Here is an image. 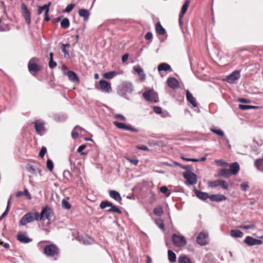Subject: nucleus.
I'll list each match as a JSON object with an SVG mask.
<instances>
[{
	"label": "nucleus",
	"mask_w": 263,
	"mask_h": 263,
	"mask_svg": "<svg viewBox=\"0 0 263 263\" xmlns=\"http://www.w3.org/2000/svg\"><path fill=\"white\" fill-rule=\"evenodd\" d=\"M39 214L37 212H29L23 216L20 221V225L25 226L28 223H30L34 220H39Z\"/></svg>",
	"instance_id": "f257e3e1"
},
{
	"label": "nucleus",
	"mask_w": 263,
	"mask_h": 263,
	"mask_svg": "<svg viewBox=\"0 0 263 263\" xmlns=\"http://www.w3.org/2000/svg\"><path fill=\"white\" fill-rule=\"evenodd\" d=\"M44 253L48 256L53 257L58 255L59 249L53 244L47 245L44 248Z\"/></svg>",
	"instance_id": "f03ea898"
},
{
	"label": "nucleus",
	"mask_w": 263,
	"mask_h": 263,
	"mask_svg": "<svg viewBox=\"0 0 263 263\" xmlns=\"http://www.w3.org/2000/svg\"><path fill=\"white\" fill-rule=\"evenodd\" d=\"M184 178L186 179V184L194 185L197 183V176L193 173L187 171L185 172L183 174Z\"/></svg>",
	"instance_id": "7ed1b4c3"
},
{
	"label": "nucleus",
	"mask_w": 263,
	"mask_h": 263,
	"mask_svg": "<svg viewBox=\"0 0 263 263\" xmlns=\"http://www.w3.org/2000/svg\"><path fill=\"white\" fill-rule=\"evenodd\" d=\"M173 243L177 247H181L185 246L186 241L184 236L174 234L172 236Z\"/></svg>",
	"instance_id": "20e7f679"
},
{
	"label": "nucleus",
	"mask_w": 263,
	"mask_h": 263,
	"mask_svg": "<svg viewBox=\"0 0 263 263\" xmlns=\"http://www.w3.org/2000/svg\"><path fill=\"white\" fill-rule=\"evenodd\" d=\"M240 78V72L238 70L234 71L227 76L225 80L230 84L235 83Z\"/></svg>",
	"instance_id": "39448f33"
},
{
	"label": "nucleus",
	"mask_w": 263,
	"mask_h": 263,
	"mask_svg": "<svg viewBox=\"0 0 263 263\" xmlns=\"http://www.w3.org/2000/svg\"><path fill=\"white\" fill-rule=\"evenodd\" d=\"M52 217V210L51 209L46 206L43 208L41 212L40 215H39V220L47 219L50 220Z\"/></svg>",
	"instance_id": "423d86ee"
},
{
	"label": "nucleus",
	"mask_w": 263,
	"mask_h": 263,
	"mask_svg": "<svg viewBox=\"0 0 263 263\" xmlns=\"http://www.w3.org/2000/svg\"><path fill=\"white\" fill-rule=\"evenodd\" d=\"M133 90V85L130 82H124L122 84V89L119 93L122 96H125L127 93H132Z\"/></svg>",
	"instance_id": "0eeeda50"
},
{
	"label": "nucleus",
	"mask_w": 263,
	"mask_h": 263,
	"mask_svg": "<svg viewBox=\"0 0 263 263\" xmlns=\"http://www.w3.org/2000/svg\"><path fill=\"white\" fill-rule=\"evenodd\" d=\"M208 234L203 231L199 233L197 237V242L200 246H205L208 244Z\"/></svg>",
	"instance_id": "6e6552de"
},
{
	"label": "nucleus",
	"mask_w": 263,
	"mask_h": 263,
	"mask_svg": "<svg viewBox=\"0 0 263 263\" xmlns=\"http://www.w3.org/2000/svg\"><path fill=\"white\" fill-rule=\"evenodd\" d=\"M38 59L32 58L28 63V69L30 72L36 73L40 70L39 65L35 63V61H38Z\"/></svg>",
	"instance_id": "1a4fd4ad"
},
{
	"label": "nucleus",
	"mask_w": 263,
	"mask_h": 263,
	"mask_svg": "<svg viewBox=\"0 0 263 263\" xmlns=\"http://www.w3.org/2000/svg\"><path fill=\"white\" fill-rule=\"evenodd\" d=\"M99 85L100 90L104 92L109 93L111 89L110 84L105 80H100L99 81Z\"/></svg>",
	"instance_id": "9d476101"
},
{
	"label": "nucleus",
	"mask_w": 263,
	"mask_h": 263,
	"mask_svg": "<svg viewBox=\"0 0 263 263\" xmlns=\"http://www.w3.org/2000/svg\"><path fill=\"white\" fill-rule=\"evenodd\" d=\"M113 123L114 125H115L118 128L125 130H129L135 133L138 132V130L137 129L134 128L130 126L126 125L124 123L118 122L117 121H114Z\"/></svg>",
	"instance_id": "9b49d317"
},
{
	"label": "nucleus",
	"mask_w": 263,
	"mask_h": 263,
	"mask_svg": "<svg viewBox=\"0 0 263 263\" xmlns=\"http://www.w3.org/2000/svg\"><path fill=\"white\" fill-rule=\"evenodd\" d=\"M35 128L37 133L40 135H42L45 132L44 124L40 120H36L34 122Z\"/></svg>",
	"instance_id": "f8f14e48"
},
{
	"label": "nucleus",
	"mask_w": 263,
	"mask_h": 263,
	"mask_svg": "<svg viewBox=\"0 0 263 263\" xmlns=\"http://www.w3.org/2000/svg\"><path fill=\"white\" fill-rule=\"evenodd\" d=\"M245 242L249 246L260 245L262 242V241L254 238L251 236H247L245 239Z\"/></svg>",
	"instance_id": "ddd939ff"
},
{
	"label": "nucleus",
	"mask_w": 263,
	"mask_h": 263,
	"mask_svg": "<svg viewBox=\"0 0 263 263\" xmlns=\"http://www.w3.org/2000/svg\"><path fill=\"white\" fill-rule=\"evenodd\" d=\"M156 93L153 90L146 91L143 93L144 99L149 101L156 102Z\"/></svg>",
	"instance_id": "4468645a"
},
{
	"label": "nucleus",
	"mask_w": 263,
	"mask_h": 263,
	"mask_svg": "<svg viewBox=\"0 0 263 263\" xmlns=\"http://www.w3.org/2000/svg\"><path fill=\"white\" fill-rule=\"evenodd\" d=\"M133 69L139 75L140 80L144 81L145 80L146 76L142 68L139 65H136L134 66Z\"/></svg>",
	"instance_id": "2eb2a0df"
},
{
	"label": "nucleus",
	"mask_w": 263,
	"mask_h": 263,
	"mask_svg": "<svg viewBox=\"0 0 263 263\" xmlns=\"http://www.w3.org/2000/svg\"><path fill=\"white\" fill-rule=\"evenodd\" d=\"M109 196L118 201L119 203H121L122 201V197L119 192L116 191L111 190L109 192Z\"/></svg>",
	"instance_id": "dca6fc26"
},
{
	"label": "nucleus",
	"mask_w": 263,
	"mask_h": 263,
	"mask_svg": "<svg viewBox=\"0 0 263 263\" xmlns=\"http://www.w3.org/2000/svg\"><path fill=\"white\" fill-rule=\"evenodd\" d=\"M190 1L189 0H186L185 1V3L184 4V5L182 6V8H181V12L179 14V23L180 24H181L182 23V18L183 16V15L186 13V10L188 8V7L189 6V4H190Z\"/></svg>",
	"instance_id": "f3484780"
},
{
	"label": "nucleus",
	"mask_w": 263,
	"mask_h": 263,
	"mask_svg": "<svg viewBox=\"0 0 263 263\" xmlns=\"http://www.w3.org/2000/svg\"><path fill=\"white\" fill-rule=\"evenodd\" d=\"M69 80L73 82H79V79L77 74L72 71H67L66 74Z\"/></svg>",
	"instance_id": "a211bd4d"
},
{
	"label": "nucleus",
	"mask_w": 263,
	"mask_h": 263,
	"mask_svg": "<svg viewBox=\"0 0 263 263\" xmlns=\"http://www.w3.org/2000/svg\"><path fill=\"white\" fill-rule=\"evenodd\" d=\"M17 240L23 243H29L31 241V239L28 237L26 235L22 233H19L17 235Z\"/></svg>",
	"instance_id": "6ab92c4d"
},
{
	"label": "nucleus",
	"mask_w": 263,
	"mask_h": 263,
	"mask_svg": "<svg viewBox=\"0 0 263 263\" xmlns=\"http://www.w3.org/2000/svg\"><path fill=\"white\" fill-rule=\"evenodd\" d=\"M230 172L231 175H236L239 171V165L237 162H234L230 165Z\"/></svg>",
	"instance_id": "aec40b11"
},
{
	"label": "nucleus",
	"mask_w": 263,
	"mask_h": 263,
	"mask_svg": "<svg viewBox=\"0 0 263 263\" xmlns=\"http://www.w3.org/2000/svg\"><path fill=\"white\" fill-rule=\"evenodd\" d=\"M167 83L168 86L172 88H175L179 86V82L174 78H169L167 79Z\"/></svg>",
	"instance_id": "412c9836"
},
{
	"label": "nucleus",
	"mask_w": 263,
	"mask_h": 263,
	"mask_svg": "<svg viewBox=\"0 0 263 263\" xmlns=\"http://www.w3.org/2000/svg\"><path fill=\"white\" fill-rule=\"evenodd\" d=\"M158 70L159 72L162 71H171L172 69L170 65L165 63H162L158 66Z\"/></svg>",
	"instance_id": "4be33fe9"
},
{
	"label": "nucleus",
	"mask_w": 263,
	"mask_h": 263,
	"mask_svg": "<svg viewBox=\"0 0 263 263\" xmlns=\"http://www.w3.org/2000/svg\"><path fill=\"white\" fill-rule=\"evenodd\" d=\"M246 224H241L238 226V228L245 230L254 229L256 228L254 222L251 221L246 222Z\"/></svg>",
	"instance_id": "5701e85b"
},
{
	"label": "nucleus",
	"mask_w": 263,
	"mask_h": 263,
	"mask_svg": "<svg viewBox=\"0 0 263 263\" xmlns=\"http://www.w3.org/2000/svg\"><path fill=\"white\" fill-rule=\"evenodd\" d=\"M77 239L80 242L84 245L91 244L93 242V239L88 237H83L82 236H78Z\"/></svg>",
	"instance_id": "b1692460"
},
{
	"label": "nucleus",
	"mask_w": 263,
	"mask_h": 263,
	"mask_svg": "<svg viewBox=\"0 0 263 263\" xmlns=\"http://www.w3.org/2000/svg\"><path fill=\"white\" fill-rule=\"evenodd\" d=\"M209 199L213 201H221L225 200L226 199V197L222 195L217 194L210 195Z\"/></svg>",
	"instance_id": "393cba45"
},
{
	"label": "nucleus",
	"mask_w": 263,
	"mask_h": 263,
	"mask_svg": "<svg viewBox=\"0 0 263 263\" xmlns=\"http://www.w3.org/2000/svg\"><path fill=\"white\" fill-rule=\"evenodd\" d=\"M194 192L198 198L202 200H206L209 198L210 196L208 193L195 190Z\"/></svg>",
	"instance_id": "a878e982"
},
{
	"label": "nucleus",
	"mask_w": 263,
	"mask_h": 263,
	"mask_svg": "<svg viewBox=\"0 0 263 263\" xmlns=\"http://www.w3.org/2000/svg\"><path fill=\"white\" fill-rule=\"evenodd\" d=\"M186 99L187 100L194 106L196 107L197 106L196 99L193 96L192 94L187 90L186 91Z\"/></svg>",
	"instance_id": "bb28decb"
},
{
	"label": "nucleus",
	"mask_w": 263,
	"mask_h": 263,
	"mask_svg": "<svg viewBox=\"0 0 263 263\" xmlns=\"http://www.w3.org/2000/svg\"><path fill=\"white\" fill-rule=\"evenodd\" d=\"M79 14L80 16L83 17L85 21H87L89 16V12L86 9H81L79 11Z\"/></svg>",
	"instance_id": "cd10ccee"
},
{
	"label": "nucleus",
	"mask_w": 263,
	"mask_h": 263,
	"mask_svg": "<svg viewBox=\"0 0 263 263\" xmlns=\"http://www.w3.org/2000/svg\"><path fill=\"white\" fill-rule=\"evenodd\" d=\"M231 236L234 238H241L243 236V233L238 230H232L230 232Z\"/></svg>",
	"instance_id": "c85d7f7f"
},
{
	"label": "nucleus",
	"mask_w": 263,
	"mask_h": 263,
	"mask_svg": "<svg viewBox=\"0 0 263 263\" xmlns=\"http://www.w3.org/2000/svg\"><path fill=\"white\" fill-rule=\"evenodd\" d=\"M231 175L230 170L226 168H222L219 170L218 175L225 177H229Z\"/></svg>",
	"instance_id": "c756f323"
},
{
	"label": "nucleus",
	"mask_w": 263,
	"mask_h": 263,
	"mask_svg": "<svg viewBox=\"0 0 263 263\" xmlns=\"http://www.w3.org/2000/svg\"><path fill=\"white\" fill-rule=\"evenodd\" d=\"M178 263H193L191 259L185 255H181L178 258Z\"/></svg>",
	"instance_id": "7c9ffc66"
},
{
	"label": "nucleus",
	"mask_w": 263,
	"mask_h": 263,
	"mask_svg": "<svg viewBox=\"0 0 263 263\" xmlns=\"http://www.w3.org/2000/svg\"><path fill=\"white\" fill-rule=\"evenodd\" d=\"M157 32L160 35H164L165 33V29L159 23H157L156 25Z\"/></svg>",
	"instance_id": "2f4dec72"
},
{
	"label": "nucleus",
	"mask_w": 263,
	"mask_h": 263,
	"mask_svg": "<svg viewBox=\"0 0 263 263\" xmlns=\"http://www.w3.org/2000/svg\"><path fill=\"white\" fill-rule=\"evenodd\" d=\"M168 260L172 262H175L176 260V255L171 250H168Z\"/></svg>",
	"instance_id": "473e14b6"
},
{
	"label": "nucleus",
	"mask_w": 263,
	"mask_h": 263,
	"mask_svg": "<svg viewBox=\"0 0 263 263\" xmlns=\"http://www.w3.org/2000/svg\"><path fill=\"white\" fill-rule=\"evenodd\" d=\"M23 16L25 20L26 23L29 25L31 22L30 14L29 11L22 12Z\"/></svg>",
	"instance_id": "72a5a7b5"
},
{
	"label": "nucleus",
	"mask_w": 263,
	"mask_h": 263,
	"mask_svg": "<svg viewBox=\"0 0 263 263\" xmlns=\"http://www.w3.org/2000/svg\"><path fill=\"white\" fill-rule=\"evenodd\" d=\"M154 214L158 216H161L163 213V211L161 206H157L154 209Z\"/></svg>",
	"instance_id": "f704fd0d"
},
{
	"label": "nucleus",
	"mask_w": 263,
	"mask_h": 263,
	"mask_svg": "<svg viewBox=\"0 0 263 263\" xmlns=\"http://www.w3.org/2000/svg\"><path fill=\"white\" fill-rule=\"evenodd\" d=\"M117 74V72L116 71H112L108 72L105 73L103 74L104 78L110 79H112Z\"/></svg>",
	"instance_id": "c9c22d12"
},
{
	"label": "nucleus",
	"mask_w": 263,
	"mask_h": 263,
	"mask_svg": "<svg viewBox=\"0 0 263 263\" xmlns=\"http://www.w3.org/2000/svg\"><path fill=\"white\" fill-rule=\"evenodd\" d=\"M78 129L81 130L79 128V126H76L72 130L71 132V137L73 139H76L80 136L79 133L77 132Z\"/></svg>",
	"instance_id": "e433bc0d"
},
{
	"label": "nucleus",
	"mask_w": 263,
	"mask_h": 263,
	"mask_svg": "<svg viewBox=\"0 0 263 263\" xmlns=\"http://www.w3.org/2000/svg\"><path fill=\"white\" fill-rule=\"evenodd\" d=\"M220 180H216L214 181H210L208 182V185L209 186L211 187H214L218 186H220Z\"/></svg>",
	"instance_id": "4c0bfd02"
},
{
	"label": "nucleus",
	"mask_w": 263,
	"mask_h": 263,
	"mask_svg": "<svg viewBox=\"0 0 263 263\" xmlns=\"http://www.w3.org/2000/svg\"><path fill=\"white\" fill-rule=\"evenodd\" d=\"M61 26L63 28H67L69 26V21L67 18H64L61 22Z\"/></svg>",
	"instance_id": "58836bf2"
},
{
	"label": "nucleus",
	"mask_w": 263,
	"mask_h": 263,
	"mask_svg": "<svg viewBox=\"0 0 263 263\" xmlns=\"http://www.w3.org/2000/svg\"><path fill=\"white\" fill-rule=\"evenodd\" d=\"M110 208L108 210V212H115L118 214H121V211L118 209L116 206L114 205L111 204V205L110 206Z\"/></svg>",
	"instance_id": "ea45409f"
},
{
	"label": "nucleus",
	"mask_w": 263,
	"mask_h": 263,
	"mask_svg": "<svg viewBox=\"0 0 263 263\" xmlns=\"http://www.w3.org/2000/svg\"><path fill=\"white\" fill-rule=\"evenodd\" d=\"M112 203L108 201H102L100 203V207L102 209H104L106 207H110Z\"/></svg>",
	"instance_id": "a19ab883"
},
{
	"label": "nucleus",
	"mask_w": 263,
	"mask_h": 263,
	"mask_svg": "<svg viewBox=\"0 0 263 263\" xmlns=\"http://www.w3.org/2000/svg\"><path fill=\"white\" fill-rule=\"evenodd\" d=\"M62 206L63 208L65 209H69L71 208V204L65 199H63L62 201Z\"/></svg>",
	"instance_id": "79ce46f5"
},
{
	"label": "nucleus",
	"mask_w": 263,
	"mask_h": 263,
	"mask_svg": "<svg viewBox=\"0 0 263 263\" xmlns=\"http://www.w3.org/2000/svg\"><path fill=\"white\" fill-rule=\"evenodd\" d=\"M10 203V198L9 199V200L8 201L7 206L6 210L5 212H4L3 213V214H2V215L0 217V220H1L4 217H5L7 215L8 211L9 210Z\"/></svg>",
	"instance_id": "37998d69"
},
{
	"label": "nucleus",
	"mask_w": 263,
	"mask_h": 263,
	"mask_svg": "<svg viewBox=\"0 0 263 263\" xmlns=\"http://www.w3.org/2000/svg\"><path fill=\"white\" fill-rule=\"evenodd\" d=\"M160 191L161 193L166 194L167 197L169 196L171 194V193L168 192V189L165 186L161 187Z\"/></svg>",
	"instance_id": "c03bdc74"
},
{
	"label": "nucleus",
	"mask_w": 263,
	"mask_h": 263,
	"mask_svg": "<svg viewBox=\"0 0 263 263\" xmlns=\"http://www.w3.org/2000/svg\"><path fill=\"white\" fill-rule=\"evenodd\" d=\"M47 167L50 171H52L53 168V163L50 159H48L47 161Z\"/></svg>",
	"instance_id": "a18cd8bd"
},
{
	"label": "nucleus",
	"mask_w": 263,
	"mask_h": 263,
	"mask_svg": "<svg viewBox=\"0 0 263 263\" xmlns=\"http://www.w3.org/2000/svg\"><path fill=\"white\" fill-rule=\"evenodd\" d=\"M74 7V4H70L69 5H67V6L66 7L65 10H64V12H66V13H69L70 12H71L72 11V10L73 9Z\"/></svg>",
	"instance_id": "49530a36"
},
{
	"label": "nucleus",
	"mask_w": 263,
	"mask_h": 263,
	"mask_svg": "<svg viewBox=\"0 0 263 263\" xmlns=\"http://www.w3.org/2000/svg\"><path fill=\"white\" fill-rule=\"evenodd\" d=\"M215 163L220 166H229V163L224 161L223 160H216Z\"/></svg>",
	"instance_id": "de8ad7c7"
},
{
	"label": "nucleus",
	"mask_w": 263,
	"mask_h": 263,
	"mask_svg": "<svg viewBox=\"0 0 263 263\" xmlns=\"http://www.w3.org/2000/svg\"><path fill=\"white\" fill-rule=\"evenodd\" d=\"M156 224L161 229L163 230L164 228V226L162 220L161 219H156L155 220Z\"/></svg>",
	"instance_id": "09e8293b"
},
{
	"label": "nucleus",
	"mask_w": 263,
	"mask_h": 263,
	"mask_svg": "<svg viewBox=\"0 0 263 263\" xmlns=\"http://www.w3.org/2000/svg\"><path fill=\"white\" fill-rule=\"evenodd\" d=\"M126 159L132 164L135 165H137L139 162V160L137 158L130 159L129 158H126Z\"/></svg>",
	"instance_id": "8fccbe9b"
},
{
	"label": "nucleus",
	"mask_w": 263,
	"mask_h": 263,
	"mask_svg": "<svg viewBox=\"0 0 263 263\" xmlns=\"http://www.w3.org/2000/svg\"><path fill=\"white\" fill-rule=\"evenodd\" d=\"M211 130L213 133H215V134H217V135H218L219 136H222V137H223L224 136L223 132L222 130H217V129L212 128L211 129Z\"/></svg>",
	"instance_id": "3c124183"
},
{
	"label": "nucleus",
	"mask_w": 263,
	"mask_h": 263,
	"mask_svg": "<svg viewBox=\"0 0 263 263\" xmlns=\"http://www.w3.org/2000/svg\"><path fill=\"white\" fill-rule=\"evenodd\" d=\"M69 46V44H63L62 45V51L64 53L65 57L69 55V53H68V51L66 50V48H65L66 47H68Z\"/></svg>",
	"instance_id": "603ef678"
},
{
	"label": "nucleus",
	"mask_w": 263,
	"mask_h": 263,
	"mask_svg": "<svg viewBox=\"0 0 263 263\" xmlns=\"http://www.w3.org/2000/svg\"><path fill=\"white\" fill-rule=\"evenodd\" d=\"M47 152V149H46V148L44 146H43L40 152V153H39V156L41 157V158H43L44 156H45L46 153Z\"/></svg>",
	"instance_id": "864d4df0"
},
{
	"label": "nucleus",
	"mask_w": 263,
	"mask_h": 263,
	"mask_svg": "<svg viewBox=\"0 0 263 263\" xmlns=\"http://www.w3.org/2000/svg\"><path fill=\"white\" fill-rule=\"evenodd\" d=\"M220 186H221L223 189L226 190H227L229 187L228 183L224 180H220Z\"/></svg>",
	"instance_id": "5fc2aeb1"
},
{
	"label": "nucleus",
	"mask_w": 263,
	"mask_h": 263,
	"mask_svg": "<svg viewBox=\"0 0 263 263\" xmlns=\"http://www.w3.org/2000/svg\"><path fill=\"white\" fill-rule=\"evenodd\" d=\"M115 118L119 119L120 120L125 121L126 120V118L121 114H116L114 116Z\"/></svg>",
	"instance_id": "6e6d98bb"
},
{
	"label": "nucleus",
	"mask_w": 263,
	"mask_h": 263,
	"mask_svg": "<svg viewBox=\"0 0 263 263\" xmlns=\"http://www.w3.org/2000/svg\"><path fill=\"white\" fill-rule=\"evenodd\" d=\"M240 187L242 190L245 191L247 190L249 187L248 183L247 182H244L240 185Z\"/></svg>",
	"instance_id": "4d7b16f0"
},
{
	"label": "nucleus",
	"mask_w": 263,
	"mask_h": 263,
	"mask_svg": "<svg viewBox=\"0 0 263 263\" xmlns=\"http://www.w3.org/2000/svg\"><path fill=\"white\" fill-rule=\"evenodd\" d=\"M23 195H25L28 199H31V196L30 194L29 193L28 190L25 188L24 190V192H23Z\"/></svg>",
	"instance_id": "13d9d810"
},
{
	"label": "nucleus",
	"mask_w": 263,
	"mask_h": 263,
	"mask_svg": "<svg viewBox=\"0 0 263 263\" xmlns=\"http://www.w3.org/2000/svg\"><path fill=\"white\" fill-rule=\"evenodd\" d=\"M57 66V63L53 61V60H50L49 62V66L50 68H53Z\"/></svg>",
	"instance_id": "bf43d9fd"
},
{
	"label": "nucleus",
	"mask_w": 263,
	"mask_h": 263,
	"mask_svg": "<svg viewBox=\"0 0 263 263\" xmlns=\"http://www.w3.org/2000/svg\"><path fill=\"white\" fill-rule=\"evenodd\" d=\"M137 148L139 149L144 151H149L148 148L146 145H138L137 146Z\"/></svg>",
	"instance_id": "052dcab7"
},
{
	"label": "nucleus",
	"mask_w": 263,
	"mask_h": 263,
	"mask_svg": "<svg viewBox=\"0 0 263 263\" xmlns=\"http://www.w3.org/2000/svg\"><path fill=\"white\" fill-rule=\"evenodd\" d=\"M153 109L155 112H156L157 114H160L162 112L161 107L158 106H154Z\"/></svg>",
	"instance_id": "680f3d73"
},
{
	"label": "nucleus",
	"mask_w": 263,
	"mask_h": 263,
	"mask_svg": "<svg viewBox=\"0 0 263 263\" xmlns=\"http://www.w3.org/2000/svg\"><path fill=\"white\" fill-rule=\"evenodd\" d=\"M250 105H243V104H239V108H240L242 110H247L250 109Z\"/></svg>",
	"instance_id": "e2e57ef3"
},
{
	"label": "nucleus",
	"mask_w": 263,
	"mask_h": 263,
	"mask_svg": "<svg viewBox=\"0 0 263 263\" xmlns=\"http://www.w3.org/2000/svg\"><path fill=\"white\" fill-rule=\"evenodd\" d=\"M44 10L45 11V7H44V5L39 7L37 11L38 14H41Z\"/></svg>",
	"instance_id": "0e129e2a"
},
{
	"label": "nucleus",
	"mask_w": 263,
	"mask_h": 263,
	"mask_svg": "<svg viewBox=\"0 0 263 263\" xmlns=\"http://www.w3.org/2000/svg\"><path fill=\"white\" fill-rule=\"evenodd\" d=\"M79 128L81 129V130H79V129H78L77 130V132L79 133V135L80 136H83V135H84V133H86V130L83 129V128L81 127L80 126H79Z\"/></svg>",
	"instance_id": "69168bd1"
},
{
	"label": "nucleus",
	"mask_w": 263,
	"mask_h": 263,
	"mask_svg": "<svg viewBox=\"0 0 263 263\" xmlns=\"http://www.w3.org/2000/svg\"><path fill=\"white\" fill-rule=\"evenodd\" d=\"M51 3L49 2L48 4L44 5V7H45V11H46V14L48 13V12L49 11V7L51 5Z\"/></svg>",
	"instance_id": "338daca9"
},
{
	"label": "nucleus",
	"mask_w": 263,
	"mask_h": 263,
	"mask_svg": "<svg viewBox=\"0 0 263 263\" xmlns=\"http://www.w3.org/2000/svg\"><path fill=\"white\" fill-rule=\"evenodd\" d=\"M128 58V54H125L123 55L122 58V61L123 63L127 61Z\"/></svg>",
	"instance_id": "774afa93"
}]
</instances>
